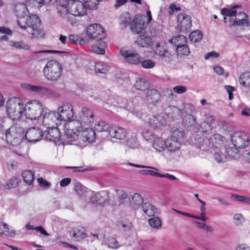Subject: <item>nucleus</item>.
Segmentation results:
<instances>
[{
  "instance_id": "f257e3e1",
  "label": "nucleus",
  "mask_w": 250,
  "mask_h": 250,
  "mask_svg": "<svg viewBox=\"0 0 250 250\" xmlns=\"http://www.w3.org/2000/svg\"><path fill=\"white\" fill-rule=\"evenodd\" d=\"M17 23L21 30L31 34L33 38H42L44 35V32L40 28L41 21L35 15L20 18L17 20Z\"/></svg>"
},
{
  "instance_id": "f03ea898",
  "label": "nucleus",
  "mask_w": 250,
  "mask_h": 250,
  "mask_svg": "<svg viewBox=\"0 0 250 250\" xmlns=\"http://www.w3.org/2000/svg\"><path fill=\"white\" fill-rule=\"evenodd\" d=\"M6 109L9 118L12 120H18L24 113V104L19 98H12L7 102Z\"/></svg>"
},
{
  "instance_id": "7ed1b4c3",
  "label": "nucleus",
  "mask_w": 250,
  "mask_h": 250,
  "mask_svg": "<svg viewBox=\"0 0 250 250\" xmlns=\"http://www.w3.org/2000/svg\"><path fill=\"white\" fill-rule=\"evenodd\" d=\"M62 64L55 60L48 61L43 70L45 79L49 81L56 82L62 75Z\"/></svg>"
},
{
  "instance_id": "20e7f679",
  "label": "nucleus",
  "mask_w": 250,
  "mask_h": 250,
  "mask_svg": "<svg viewBox=\"0 0 250 250\" xmlns=\"http://www.w3.org/2000/svg\"><path fill=\"white\" fill-rule=\"evenodd\" d=\"M4 135L7 143L14 146L20 145L24 137L23 128L21 127L17 124L5 130Z\"/></svg>"
},
{
  "instance_id": "39448f33",
  "label": "nucleus",
  "mask_w": 250,
  "mask_h": 250,
  "mask_svg": "<svg viewBox=\"0 0 250 250\" xmlns=\"http://www.w3.org/2000/svg\"><path fill=\"white\" fill-rule=\"evenodd\" d=\"M43 112L42 105L39 101L34 100L28 102L24 107V114L25 117L31 120L41 118Z\"/></svg>"
},
{
  "instance_id": "423d86ee",
  "label": "nucleus",
  "mask_w": 250,
  "mask_h": 250,
  "mask_svg": "<svg viewBox=\"0 0 250 250\" xmlns=\"http://www.w3.org/2000/svg\"><path fill=\"white\" fill-rule=\"evenodd\" d=\"M184 131L180 128H176L172 131L171 136L166 140V148L170 152H175L181 147L179 140L184 136Z\"/></svg>"
},
{
  "instance_id": "0eeeda50",
  "label": "nucleus",
  "mask_w": 250,
  "mask_h": 250,
  "mask_svg": "<svg viewBox=\"0 0 250 250\" xmlns=\"http://www.w3.org/2000/svg\"><path fill=\"white\" fill-rule=\"evenodd\" d=\"M86 33L90 39L97 41H102L106 36V32L103 28L97 23L88 26L87 28Z\"/></svg>"
},
{
  "instance_id": "6e6552de",
  "label": "nucleus",
  "mask_w": 250,
  "mask_h": 250,
  "mask_svg": "<svg viewBox=\"0 0 250 250\" xmlns=\"http://www.w3.org/2000/svg\"><path fill=\"white\" fill-rule=\"evenodd\" d=\"M177 30L186 34L190 31L192 25L191 17L186 14H180L177 16Z\"/></svg>"
},
{
  "instance_id": "1a4fd4ad",
  "label": "nucleus",
  "mask_w": 250,
  "mask_h": 250,
  "mask_svg": "<svg viewBox=\"0 0 250 250\" xmlns=\"http://www.w3.org/2000/svg\"><path fill=\"white\" fill-rule=\"evenodd\" d=\"M57 113L60 120V124L62 121H70L73 118L74 115L73 107L69 103L63 104L58 108Z\"/></svg>"
},
{
  "instance_id": "9d476101",
  "label": "nucleus",
  "mask_w": 250,
  "mask_h": 250,
  "mask_svg": "<svg viewBox=\"0 0 250 250\" xmlns=\"http://www.w3.org/2000/svg\"><path fill=\"white\" fill-rule=\"evenodd\" d=\"M120 54L124 57L125 62L133 64H138L141 62L140 55L135 51L122 48L120 50Z\"/></svg>"
},
{
  "instance_id": "9b49d317",
  "label": "nucleus",
  "mask_w": 250,
  "mask_h": 250,
  "mask_svg": "<svg viewBox=\"0 0 250 250\" xmlns=\"http://www.w3.org/2000/svg\"><path fill=\"white\" fill-rule=\"evenodd\" d=\"M69 5L70 17L72 16H82L86 13L85 4L79 0H70Z\"/></svg>"
},
{
  "instance_id": "f8f14e48",
  "label": "nucleus",
  "mask_w": 250,
  "mask_h": 250,
  "mask_svg": "<svg viewBox=\"0 0 250 250\" xmlns=\"http://www.w3.org/2000/svg\"><path fill=\"white\" fill-rule=\"evenodd\" d=\"M57 126H47L43 132V137L46 141L57 142L60 140L61 132Z\"/></svg>"
},
{
  "instance_id": "ddd939ff",
  "label": "nucleus",
  "mask_w": 250,
  "mask_h": 250,
  "mask_svg": "<svg viewBox=\"0 0 250 250\" xmlns=\"http://www.w3.org/2000/svg\"><path fill=\"white\" fill-rule=\"evenodd\" d=\"M42 117V124L44 126H58L60 124L57 112L49 111L45 112Z\"/></svg>"
},
{
  "instance_id": "4468645a",
  "label": "nucleus",
  "mask_w": 250,
  "mask_h": 250,
  "mask_svg": "<svg viewBox=\"0 0 250 250\" xmlns=\"http://www.w3.org/2000/svg\"><path fill=\"white\" fill-rule=\"evenodd\" d=\"M81 122L86 125H90L94 121V113L93 110L87 107H83L79 112Z\"/></svg>"
},
{
  "instance_id": "2eb2a0df",
  "label": "nucleus",
  "mask_w": 250,
  "mask_h": 250,
  "mask_svg": "<svg viewBox=\"0 0 250 250\" xmlns=\"http://www.w3.org/2000/svg\"><path fill=\"white\" fill-rule=\"evenodd\" d=\"M24 136L29 142H36L43 137V132L40 128L33 127L29 128Z\"/></svg>"
},
{
  "instance_id": "dca6fc26",
  "label": "nucleus",
  "mask_w": 250,
  "mask_h": 250,
  "mask_svg": "<svg viewBox=\"0 0 250 250\" xmlns=\"http://www.w3.org/2000/svg\"><path fill=\"white\" fill-rule=\"evenodd\" d=\"M110 200L109 192L106 190H102L95 193L91 197L90 199L91 203L99 205L109 203Z\"/></svg>"
},
{
  "instance_id": "f3484780",
  "label": "nucleus",
  "mask_w": 250,
  "mask_h": 250,
  "mask_svg": "<svg viewBox=\"0 0 250 250\" xmlns=\"http://www.w3.org/2000/svg\"><path fill=\"white\" fill-rule=\"evenodd\" d=\"M144 25L142 17L137 15L130 22V28L133 33L139 34L144 29Z\"/></svg>"
},
{
  "instance_id": "a211bd4d",
  "label": "nucleus",
  "mask_w": 250,
  "mask_h": 250,
  "mask_svg": "<svg viewBox=\"0 0 250 250\" xmlns=\"http://www.w3.org/2000/svg\"><path fill=\"white\" fill-rule=\"evenodd\" d=\"M161 98V93L155 89H148L146 93V100L150 104L156 105Z\"/></svg>"
},
{
  "instance_id": "6ab92c4d",
  "label": "nucleus",
  "mask_w": 250,
  "mask_h": 250,
  "mask_svg": "<svg viewBox=\"0 0 250 250\" xmlns=\"http://www.w3.org/2000/svg\"><path fill=\"white\" fill-rule=\"evenodd\" d=\"M109 135L117 139H124L126 135L125 129L118 126H111L108 132Z\"/></svg>"
},
{
  "instance_id": "aec40b11",
  "label": "nucleus",
  "mask_w": 250,
  "mask_h": 250,
  "mask_svg": "<svg viewBox=\"0 0 250 250\" xmlns=\"http://www.w3.org/2000/svg\"><path fill=\"white\" fill-rule=\"evenodd\" d=\"M247 15L244 12L236 10L230 26L243 25L247 23Z\"/></svg>"
},
{
  "instance_id": "412c9836",
  "label": "nucleus",
  "mask_w": 250,
  "mask_h": 250,
  "mask_svg": "<svg viewBox=\"0 0 250 250\" xmlns=\"http://www.w3.org/2000/svg\"><path fill=\"white\" fill-rule=\"evenodd\" d=\"M138 173L143 175H151L155 177L161 178H166L171 180H176L177 178L173 175L166 173L165 174H161L152 170H141Z\"/></svg>"
},
{
  "instance_id": "4be33fe9",
  "label": "nucleus",
  "mask_w": 250,
  "mask_h": 250,
  "mask_svg": "<svg viewBox=\"0 0 250 250\" xmlns=\"http://www.w3.org/2000/svg\"><path fill=\"white\" fill-rule=\"evenodd\" d=\"M81 137L84 142H93L95 139L96 133L92 128H85L82 130Z\"/></svg>"
},
{
  "instance_id": "5701e85b",
  "label": "nucleus",
  "mask_w": 250,
  "mask_h": 250,
  "mask_svg": "<svg viewBox=\"0 0 250 250\" xmlns=\"http://www.w3.org/2000/svg\"><path fill=\"white\" fill-rule=\"evenodd\" d=\"M136 42L138 45L142 47H148L152 44L151 38L146 34H141L137 38Z\"/></svg>"
},
{
  "instance_id": "b1692460",
  "label": "nucleus",
  "mask_w": 250,
  "mask_h": 250,
  "mask_svg": "<svg viewBox=\"0 0 250 250\" xmlns=\"http://www.w3.org/2000/svg\"><path fill=\"white\" fill-rule=\"evenodd\" d=\"M14 11L16 16L20 18H25L28 15V11L25 4L17 3L15 6Z\"/></svg>"
},
{
  "instance_id": "393cba45",
  "label": "nucleus",
  "mask_w": 250,
  "mask_h": 250,
  "mask_svg": "<svg viewBox=\"0 0 250 250\" xmlns=\"http://www.w3.org/2000/svg\"><path fill=\"white\" fill-rule=\"evenodd\" d=\"M82 122L77 120H71L68 124V128L67 131H71V132L76 134H80L82 130Z\"/></svg>"
},
{
  "instance_id": "a878e982",
  "label": "nucleus",
  "mask_w": 250,
  "mask_h": 250,
  "mask_svg": "<svg viewBox=\"0 0 250 250\" xmlns=\"http://www.w3.org/2000/svg\"><path fill=\"white\" fill-rule=\"evenodd\" d=\"M70 235L74 240L77 241H80L85 236L83 228L80 227L71 230L70 231Z\"/></svg>"
},
{
  "instance_id": "bb28decb",
  "label": "nucleus",
  "mask_w": 250,
  "mask_h": 250,
  "mask_svg": "<svg viewBox=\"0 0 250 250\" xmlns=\"http://www.w3.org/2000/svg\"><path fill=\"white\" fill-rule=\"evenodd\" d=\"M143 212L148 216H153L157 212V208L149 202L144 203L142 206Z\"/></svg>"
},
{
  "instance_id": "cd10ccee",
  "label": "nucleus",
  "mask_w": 250,
  "mask_h": 250,
  "mask_svg": "<svg viewBox=\"0 0 250 250\" xmlns=\"http://www.w3.org/2000/svg\"><path fill=\"white\" fill-rule=\"evenodd\" d=\"M56 9L58 14L60 17L65 19L67 21H70L71 14H70L69 5L68 7V6H57Z\"/></svg>"
},
{
  "instance_id": "c85d7f7f",
  "label": "nucleus",
  "mask_w": 250,
  "mask_h": 250,
  "mask_svg": "<svg viewBox=\"0 0 250 250\" xmlns=\"http://www.w3.org/2000/svg\"><path fill=\"white\" fill-rule=\"evenodd\" d=\"M214 120V117L212 116H210L205 121L201 123L200 127L202 129V132L206 133L210 131L212 129L211 123Z\"/></svg>"
},
{
  "instance_id": "c756f323",
  "label": "nucleus",
  "mask_w": 250,
  "mask_h": 250,
  "mask_svg": "<svg viewBox=\"0 0 250 250\" xmlns=\"http://www.w3.org/2000/svg\"><path fill=\"white\" fill-rule=\"evenodd\" d=\"M239 7L241 6L239 5H235L230 9L224 8L221 10V13L224 16L229 17V21L231 24L232 21L233 20L234 15L236 13V10H235V8Z\"/></svg>"
},
{
  "instance_id": "7c9ffc66",
  "label": "nucleus",
  "mask_w": 250,
  "mask_h": 250,
  "mask_svg": "<svg viewBox=\"0 0 250 250\" xmlns=\"http://www.w3.org/2000/svg\"><path fill=\"white\" fill-rule=\"evenodd\" d=\"M130 203L134 209H138L141 205L142 206L144 204L143 198L140 194L135 193L132 196Z\"/></svg>"
},
{
  "instance_id": "2f4dec72",
  "label": "nucleus",
  "mask_w": 250,
  "mask_h": 250,
  "mask_svg": "<svg viewBox=\"0 0 250 250\" xmlns=\"http://www.w3.org/2000/svg\"><path fill=\"white\" fill-rule=\"evenodd\" d=\"M169 42L172 44H174L176 47L184 44L187 43V38L185 36L182 35L173 37L169 40Z\"/></svg>"
},
{
  "instance_id": "473e14b6",
  "label": "nucleus",
  "mask_w": 250,
  "mask_h": 250,
  "mask_svg": "<svg viewBox=\"0 0 250 250\" xmlns=\"http://www.w3.org/2000/svg\"><path fill=\"white\" fill-rule=\"evenodd\" d=\"M26 88L30 91L38 93H49L51 91L50 89L45 86L33 85L29 84L26 85Z\"/></svg>"
},
{
  "instance_id": "72a5a7b5",
  "label": "nucleus",
  "mask_w": 250,
  "mask_h": 250,
  "mask_svg": "<svg viewBox=\"0 0 250 250\" xmlns=\"http://www.w3.org/2000/svg\"><path fill=\"white\" fill-rule=\"evenodd\" d=\"M23 181L29 185H32L34 180V173L30 170H25L22 174Z\"/></svg>"
},
{
  "instance_id": "f704fd0d",
  "label": "nucleus",
  "mask_w": 250,
  "mask_h": 250,
  "mask_svg": "<svg viewBox=\"0 0 250 250\" xmlns=\"http://www.w3.org/2000/svg\"><path fill=\"white\" fill-rule=\"evenodd\" d=\"M131 16L128 13H125L120 16V23L121 28L124 29L128 25H130Z\"/></svg>"
},
{
  "instance_id": "c9c22d12",
  "label": "nucleus",
  "mask_w": 250,
  "mask_h": 250,
  "mask_svg": "<svg viewBox=\"0 0 250 250\" xmlns=\"http://www.w3.org/2000/svg\"><path fill=\"white\" fill-rule=\"evenodd\" d=\"M135 87L139 90L145 91L148 88L147 81L143 78H138L134 83Z\"/></svg>"
},
{
  "instance_id": "e433bc0d",
  "label": "nucleus",
  "mask_w": 250,
  "mask_h": 250,
  "mask_svg": "<svg viewBox=\"0 0 250 250\" xmlns=\"http://www.w3.org/2000/svg\"><path fill=\"white\" fill-rule=\"evenodd\" d=\"M248 141L249 139L247 138L246 135H244V137L236 140V141L232 142V143L235 147L238 149H242L248 146Z\"/></svg>"
},
{
  "instance_id": "4c0bfd02",
  "label": "nucleus",
  "mask_w": 250,
  "mask_h": 250,
  "mask_svg": "<svg viewBox=\"0 0 250 250\" xmlns=\"http://www.w3.org/2000/svg\"><path fill=\"white\" fill-rule=\"evenodd\" d=\"M94 69L96 73L105 74L108 70L107 64L103 62H95Z\"/></svg>"
},
{
  "instance_id": "58836bf2",
  "label": "nucleus",
  "mask_w": 250,
  "mask_h": 250,
  "mask_svg": "<svg viewBox=\"0 0 250 250\" xmlns=\"http://www.w3.org/2000/svg\"><path fill=\"white\" fill-rule=\"evenodd\" d=\"M79 135V134L71 132L70 131H67L64 136V141L67 144H72L77 141Z\"/></svg>"
},
{
  "instance_id": "ea45409f",
  "label": "nucleus",
  "mask_w": 250,
  "mask_h": 250,
  "mask_svg": "<svg viewBox=\"0 0 250 250\" xmlns=\"http://www.w3.org/2000/svg\"><path fill=\"white\" fill-rule=\"evenodd\" d=\"M0 234L6 236L12 237L14 236L15 233L9 229L6 224L0 222Z\"/></svg>"
},
{
  "instance_id": "a19ab883",
  "label": "nucleus",
  "mask_w": 250,
  "mask_h": 250,
  "mask_svg": "<svg viewBox=\"0 0 250 250\" xmlns=\"http://www.w3.org/2000/svg\"><path fill=\"white\" fill-rule=\"evenodd\" d=\"M239 81L241 84L250 87V72H246L239 76Z\"/></svg>"
},
{
  "instance_id": "79ce46f5",
  "label": "nucleus",
  "mask_w": 250,
  "mask_h": 250,
  "mask_svg": "<svg viewBox=\"0 0 250 250\" xmlns=\"http://www.w3.org/2000/svg\"><path fill=\"white\" fill-rule=\"evenodd\" d=\"M153 146L158 151H163L166 148V140L164 141L161 138H157L154 140Z\"/></svg>"
},
{
  "instance_id": "37998d69",
  "label": "nucleus",
  "mask_w": 250,
  "mask_h": 250,
  "mask_svg": "<svg viewBox=\"0 0 250 250\" xmlns=\"http://www.w3.org/2000/svg\"><path fill=\"white\" fill-rule=\"evenodd\" d=\"M110 127L108 124L102 121L99 122L95 125V130L99 132L104 131L108 133Z\"/></svg>"
},
{
  "instance_id": "c03bdc74",
  "label": "nucleus",
  "mask_w": 250,
  "mask_h": 250,
  "mask_svg": "<svg viewBox=\"0 0 250 250\" xmlns=\"http://www.w3.org/2000/svg\"><path fill=\"white\" fill-rule=\"evenodd\" d=\"M176 50L178 56H188L190 54V50L187 45V43L177 47Z\"/></svg>"
},
{
  "instance_id": "a18cd8bd",
  "label": "nucleus",
  "mask_w": 250,
  "mask_h": 250,
  "mask_svg": "<svg viewBox=\"0 0 250 250\" xmlns=\"http://www.w3.org/2000/svg\"><path fill=\"white\" fill-rule=\"evenodd\" d=\"M74 186V190L77 194L80 196H83L86 192V188L77 181H75Z\"/></svg>"
},
{
  "instance_id": "49530a36",
  "label": "nucleus",
  "mask_w": 250,
  "mask_h": 250,
  "mask_svg": "<svg viewBox=\"0 0 250 250\" xmlns=\"http://www.w3.org/2000/svg\"><path fill=\"white\" fill-rule=\"evenodd\" d=\"M105 243L110 249H117L120 247L117 240L112 236L108 237L106 240Z\"/></svg>"
},
{
  "instance_id": "de8ad7c7",
  "label": "nucleus",
  "mask_w": 250,
  "mask_h": 250,
  "mask_svg": "<svg viewBox=\"0 0 250 250\" xmlns=\"http://www.w3.org/2000/svg\"><path fill=\"white\" fill-rule=\"evenodd\" d=\"M10 45L20 49L28 50L30 48V46L23 42H11Z\"/></svg>"
},
{
  "instance_id": "09e8293b",
  "label": "nucleus",
  "mask_w": 250,
  "mask_h": 250,
  "mask_svg": "<svg viewBox=\"0 0 250 250\" xmlns=\"http://www.w3.org/2000/svg\"><path fill=\"white\" fill-rule=\"evenodd\" d=\"M202 38V33L199 30H196L191 32L189 36L190 40L194 42H197L200 41Z\"/></svg>"
},
{
  "instance_id": "8fccbe9b",
  "label": "nucleus",
  "mask_w": 250,
  "mask_h": 250,
  "mask_svg": "<svg viewBox=\"0 0 250 250\" xmlns=\"http://www.w3.org/2000/svg\"><path fill=\"white\" fill-rule=\"evenodd\" d=\"M70 42L75 44L83 45L86 42L84 39L81 38L77 35H70L68 37Z\"/></svg>"
},
{
  "instance_id": "3c124183",
  "label": "nucleus",
  "mask_w": 250,
  "mask_h": 250,
  "mask_svg": "<svg viewBox=\"0 0 250 250\" xmlns=\"http://www.w3.org/2000/svg\"><path fill=\"white\" fill-rule=\"evenodd\" d=\"M149 225L153 228L159 229L162 226V222L158 217H154L148 220Z\"/></svg>"
},
{
  "instance_id": "603ef678",
  "label": "nucleus",
  "mask_w": 250,
  "mask_h": 250,
  "mask_svg": "<svg viewBox=\"0 0 250 250\" xmlns=\"http://www.w3.org/2000/svg\"><path fill=\"white\" fill-rule=\"evenodd\" d=\"M20 180L18 178L13 177L11 178L6 184L3 186L5 189H9L12 188H15L18 186Z\"/></svg>"
},
{
  "instance_id": "864d4df0",
  "label": "nucleus",
  "mask_w": 250,
  "mask_h": 250,
  "mask_svg": "<svg viewBox=\"0 0 250 250\" xmlns=\"http://www.w3.org/2000/svg\"><path fill=\"white\" fill-rule=\"evenodd\" d=\"M99 42L100 45L101 46V47L98 46L97 45H92L91 47V49L93 52L99 54H104L105 53V50L103 48L105 45V42L103 41H100Z\"/></svg>"
},
{
  "instance_id": "5fc2aeb1",
  "label": "nucleus",
  "mask_w": 250,
  "mask_h": 250,
  "mask_svg": "<svg viewBox=\"0 0 250 250\" xmlns=\"http://www.w3.org/2000/svg\"><path fill=\"white\" fill-rule=\"evenodd\" d=\"M160 57L163 61L167 63H170L173 60V55L168 50Z\"/></svg>"
},
{
  "instance_id": "6e6d98bb",
  "label": "nucleus",
  "mask_w": 250,
  "mask_h": 250,
  "mask_svg": "<svg viewBox=\"0 0 250 250\" xmlns=\"http://www.w3.org/2000/svg\"><path fill=\"white\" fill-rule=\"evenodd\" d=\"M141 66L144 68L150 69L154 67L155 62L150 59H147L144 61H142L140 62Z\"/></svg>"
},
{
  "instance_id": "4d7b16f0",
  "label": "nucleus",
  "mask_w": 250,
  "mask_h": 250,
  "mask_svg": "<svg viewBox=\"0 0 250 250\" xmlns=\"http://www.w3.org/2000/svg\"><path fill=\"white\" fill-rule=\"evenodd\" d=\"M226 152L229 156L235 157L236 155L238 153V148L233 146H227L226 148Z\"/></svg>"
},
{
  "instance_id": "13d9d810",
  "label": "nucleus",
  "mask_w": 250,
  "mask_h": 250,
  "mask_svg": "<svg viewBox=\"0 0 250 250\" xmlns=\"http://www.w3.org/2000/svg\"><path fill=\"white\" fill-rule=\"evenodd\" d=\"M167 50L166 46L161 45L160 43H158L155 46L154 51L156 55L161 57Z\"/></svg>"
},
{
  "instance_id": "bf43d9fd",
  "label": "nucleus",
  "mask_w": 250,
  "mask_h": 250,
  "mask_svg": "<svg viewBox=\"0 0 250 250\" xmlns=\"http://www.w3.org/2000/svg\"><path fill=\"white\" fill-rule=\"evenodd\" d=\"M126 145L131 148H136L138 146L139 144L135 138L131 137L127 140Z\"/></svg>"
},
{
  "instance_id": "052dcab7",
  "label": "nucleus",
  "mask_w": 250,
  "mask_h": 250,
  "mask_svg": "<svg viewBox=\"0 0 250 250\" xmlns=\"http://www.w3.org/2000/svg\"><path fill=\"white\" fill-rule=\"evenodd\" d=\"M85 5L90 9L96 8V6L99 4V0H84Z\"/></svg>"
},
{
  "instance_id": "680f3d73",
  "label": "nucleus",
  "mask_w": 250,
  "mask_h": 250,
  "mask_svg": "<svg viewBox=\"0 0 250 250\" xmlns=\"http://www.w3.org/2000/svg\"><path fill=\"white\" fill-rule=\"evenodd\" d=\"M162 93L164 96L167 97L170 99H173V94L171 89L165 88L162 90Z\"/></svg>"
},
{
  "instance_id": "e2e57ef3",
  "label": "nucleus",
  "mask_w": 250,
  "mask_h": 250,
  "mask_svg": "<svg viewBox=\"0 0 250 250\" xmlns=\"http://www.w3.org/2000/svg\"><path fill=\"white\" fill-rule=\"evenodd\" d=\"M37 181L39 186L45 188H49L51 186V184L49 182L42 178H38Z\"/></svg>"
},
{
  "instance_id": "0e129e2a",
  "label": "nucleus",
  "mask_w": 250,
  "mask_h": 250,
  "mask_svg": "<svg viewBox=\"0 0 250 250\" xmlns=\"http://www.w3.org/2000/svg\"><path fill=\"white\" fill-rule=\"evenodd\" d=\"M233 219L236 221L235 222V225L237 226L240 225L244 221V218L241 213L235 214Z\"/></svg>"
},
{
  "instance_id": "69168bd1",
  "label": "nucleus",
  "mask_w": 250,
  "mask_h": 250,
  "mask_svg": "<svg viewBox=\"0 0 250 250\" xmlns=\"http://www.w3.org/2000/svg\"><path fill=\"white\" fill-rule=\"evenodd\" d=\"M244 132H242L241 131H236L234 133L232 134L231 137V142L236 141V140L238 139H240L241 138L244 137Z\"/></svg>"
},
{
  "instance_id": "338daca9",
  "label": "nucleus",
  "mask_w": 250,
  "mask_h": 250,
  "mask_svg": "<svg viewBox=\"0 0 250 250\" xmlns=\"http://www.w3.org/2000/svg\"><path fill=\"white\" fill-rule=\"evenodd\" d=\"M187 90V87L183 85H178L173 87L174 92L178 94L184 93Z\"/></svg>"
},
{
  "instance_id": "774afa93",
  "label": "nucleus",
  "mask_w": 250,
  "mask_h": 250,
  "mask_svg": "<svg viewBox=\"0 0 250 250\" xmlns=\"http://www.w3.org/2000/svg\"><path fill=\"white\" fill-rule=\"evenodd\" d=\"M181 10V8L173 3L169 5L168 13L169 15H172L175 11Z\"/></svg>"
}]
</instances>
